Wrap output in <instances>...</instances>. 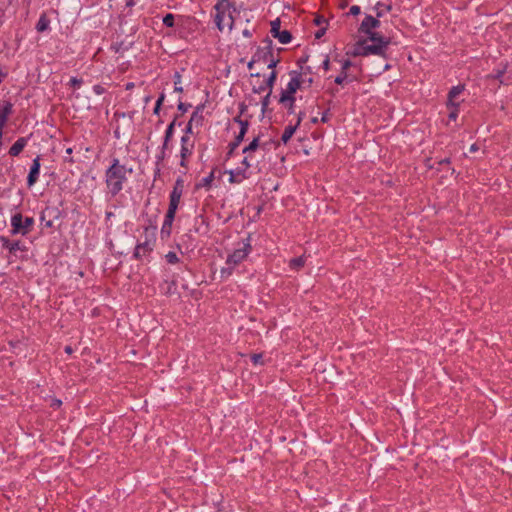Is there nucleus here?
I'll return each mask as SVG.
<instances>
[{
	"label": "nucleus",
	"mask_w": 512,
	"mask_h": 512,
	"mask_svg": "<svg viewBox=\"0 0 512 512\" xmlns=\"http://www.w3.org/2000/svg\"><path fill=\"white\" fill-rule=\"evenodd\" d=\"M127 172H132V169H127L121 165L118 159H113L112 165L106 171V184L112 196L117 195L123 188V183L127 180Z\"/></svg>",
	"instance_id": "1"
},
{
	"label": "nucleus",
	"mask_w": 512,
	"mask_h": 512,
	"mask_svg": "<svg viewBox=\"0 0 512 512\" xmlns=\"http://www.w3.org/2000/svg\"><path fill=\"white\" fill-rule=\"evenodd\" d=\"M251 245H250V237H247L246 240L242 242V246L235 249V251L230 254L226 260V267L221 269V277L228 278L235 266L241 263L250 253Z\"/></svg>",
	"instance_id": "2"
},
{
	"label": "nucleus",
	"mask_w": 512,
	"mask_h": 512,
	"mask_svg": "<svg viewBox=\"0 0 512 512\" xmlns=\"http://www.w3.org/2000/svg\"><path fill=\"white\" fill-rule=\"evenodd\" d=\"M291 79L288 82L286 88L282 90L279 102L286 105L287 102H291V106L295 103L294 94L301 87V73L297 71L290 72Z\"/></svg>",
	"instance_id": "3"
},
{
	"label": "nucleus",
	"mask_w": 512,
	"mask_h": 512,
	"mask_svg": "<svg viewBox=\"0 0 512 512\" xmlns=\"http://www.w3.org/2000/svg\"><path fill=\"white\" fill-rule=\"evenodd\" d=\"M232 7L231 3L229 2V0H219L216 5L214 6L215 10H216V15H215V24L217 26V28L222 31L224 29V19H225V14L226 12L228 11V27L229 29L231 30L234 26V23H235V20L233 18V16L231 15L230 13V8Z\"/></svg>",
	"instance_id": "4"
},
{
	"label": "nucleus",
	"mask_w": 512,
	"mask_h": 512,
	"mask_svg": "<svg viewBox=\"0 0 512 512\" xmlns=\"http://www.w3.org/2000/svg\"><path fill=\"white\" fill-rule=\"evenodd\" d=\"M33 224L34 219L32 217H23L21 213H16L11 217V233L24 236L31 231Z\"/></svg>",
	"instance_id": "5"
},
{
	"label": "nucleus",
	"mask_w": 512,
	"mask_h": 512,
	"mask_svg": "<svg viewBox=\"0 0 512 512\" xmlns=\"http://www.w3.org/2000/svg\"><path fill=\"white\" fill-rule=\"evenodd\" d=\"M193 150H194V140L189 135H183L181 137V149H180V156H181L180 165L182 167H186V160L192 155Z\"/></svg>",
	"instance_id": "6"
},
{
	"label": "nucleus",
	"mask_w": 512,
	"mask_h": 512,
	"mask_svg": "<svg viewBox=\"0 0 512 512\" xmlns=\"http://www.w3.org/2000/svg\"><path fill=\"white\" fill-rule=\"evenodd\" d=\"M281 22L280 19L277 18L271 22V35L274 38H277L280 43L287 44L292 40V35L288 30H280Z\"/></svg>",
	"instance_id": "7"
},
{
	"label": "nucleus",
	"mask_w": 512,
	"mask_h": 512,
	"mask_svg": "<svg viewBox=\"0 0 512 512\" xmlns=\"http://www.w3.org/2000/svg\"><path fill=\"white\" fill-rule=\"evenodd\" d=\"M380 26V21L371 16V15H367L361 25H360V28H359V31L366 34V33H369L371 32L373 29L375 28H378Z\"/></svg>",
	"instance_id": "8"
},
{
	"label": "nucleus",
	"mask_w": 512,
	"mask_h": 512,
	"mask_svg": "<svg viewBox=\"0 0 512 512\" xmlns=\"http://www.w3.org/2000/svg\"><path fill=\"white\" fill-rule=\"evenodd\" d=\"M39 173H40V158L36 157L33 160V163L30 167V171H29V174L27 177V184L29 187H31L32 185H34L37 182Z\"/></svg>",
	"instance_id": "9"
},
{
	"label": "nucleus",
	"mask_w": 512,
	"mask_h": 512,
	"mask_svg": "<svg viewBox=\"0 0 512 512\" xmlns=\"http://www.w3.org/2000/svg\"><path fill=\"white\" fill-rule=\"evenodd\" d=\"M0 241L2 243V247L7 249L11 254H15L18 250H25V246L22 245L20 241H10L4 236L0 237Z\"/></svg>",
	"instance_id": "10"
},
{
	"label": "nucleus",
	"mask_w": 512,
	"mask_h": 512,
	"mask_svg": "<svg viewBox=\"0 0 512 512\" xmlns=\"http://www.w3.org/2000/svg\"><path fill=\"white\" fill-rule=\"evenodd\" d=\"M363 42H364V49L366 52V56H368V55L383 56L385 54V51L388 48V47L384 46L383 44H377V43L366 44L365 41H363Z\"/></svg>",
	"instance_id": "11"
},
{
	"label": "nucleus",
	"mask_w": 512,
	"mask_h": 512,
	"mask_svg": "<svg viewBox=\"0 0 512 512\" xmlns=\"http://www.w3.org/2000/svg\"><path fill=\"white\" fill-rule=\"evenodd\" d=\"M27 145V139L21 137L16 140V142L10 147L9 154L13 157L18 156Z\"/></svg>",
	"instance_id": "12"
},
{
	"label": "nucleus",
	"mask_w": 512,
	"mask_h": 512,
	"mask_svg": "<svg viewBox=\"0 0 512 512\" xmlns=\"http://www.w3.org/2000/svg\"><path fill=\"white\" fill-rule=\"evenodd\" d=\"M366 35L368 36V39L373 43L383 44L386 47H388V45L390 44L389 38H385L377 32L371 31L369 33H366Z\"/></svg>",
	"instance_id": "13"
},
{
	"label": "nucleus",
	"mask_w": 512,
	"mask_h": 512,
	"mask_svg": "<svg viewBox=\"0 0 512 512\" xmlns=\"http://www.w3.org/2000/svg\"><path fill=\"white\" fill-rule=\"evenodd\" d=\"M181 196H182V182H181V180H177L176 184L170 194V202L179 204Z\"/></svg>",
	"instance_id": "14"
},
{
	"label": "nucleus",
	"mask_w": 512,
	"mask_h": 512,
	"mask_svg": "<svg viewBox=\"0 0 512 512\" xmlns=\"http://www.w3.org/2000/svg\"><path fill=\"white\" fill-rule=\"evenodd\" d=\"M267 46L261 49H258L256 53H261V61L267 63L269 58L272 57V41L266 40Z\"/></svg>",
	"instance_id": "15"
},
{
	"label": "nucleus",
	"mask_w": 512,
	"mask_h": 512,
	"mask_svg": "<svg viewBox=\"0 0 512 512\" xmlns=\"http://www.w3.org/2000/svg\"><path fill=\"white\" fill-rule=\"evenodd\" d=\"M464 86L463 85H457L450 89L448 93V101L447 106H450V104H457L454 99L463 92Z\"/></svg>",
	"instance_id": "16"
},
{
	"label": "nucleus",
	"mask_w": 512,
	"mask_h": 512,
	"mask_svg": "<svg viewBox=\"0 0 512 512\" xmlns=\"http://www.w3.org/2000/svg\"><path fill=\"white\" fill-rule=\"evenodd\" d=\"M152 250L151 244L149 242H145L142 244H138L134 251V256L136 258H140L144 256L146 253Z\"/></svg>",
	"instance_id": "17"
},
{
	"label": "nucleus",
	"mask_w": 512,
	"mask_h": 512,
	"mask_svg": "<svg viewBox=\"0 0 512 512\" xmlns=\"http://www.w3.org/2000/svg\"><path fill=\"white\" fill-rule=\"evenodd\" d=\"M229 174V181L231 183H240L242 180L248 178L246 173H244V171H242L241 169H237L236 171H230Z\"/></svg>",
	"instance_id": "18"
},
{
	"label": "nucleus",
	"mask_w": 512,
	"mask_h": 512,
	"mask_svg": "<svg viewBox=\"0 0 512 512\" xmlns=\"http://www.w3.org/2000/svg\"><path fill=\"white\" fill-rule=\"evenodd\" d=\"M265 146L266 143L260 144L259 137H255L248 146L244 147L242 152L244 154H250L251 152L256 151L259 147L265 148Z\"/></svg>",
	"instance_id": "19"
},
{
	"label": "nucleus",
	"mask_w": 512,
	"mask_h": 512,
	"mask_svg": "<svg viewBox=\"0 0 512 512\" xmlns=\"http://www.w3.org/2000/svg\"><path fill=\"white\" fill-rule=\"evenodd\" d=\"M297 128V125L286 126L281 136L282 142L286 144L291 139Z\"/></svg>",
	"instance_id": "20"
},
{
	"label": "nucleus",
	"mask_w": 512,
	"mask_h": 512,
	"mask_svg": "<svg viewBox=\"0 0 512 512\" xmlns=\"http://www.w3.org/2000/svg\"><path fill=\"white\" fill-rule=\"evenodd\" d=\"M174 218H168V216H165L162 228H161V235L162 237H168L171 233V227L173 223Z\"/></svg>",
	"instance_id": "21"
},
{
	"label": "nucleus",
	"mask_w": 512,
	"mask_h": 512,
	"mask_svg": "<svg viewBox=\"0 0 512 512\" xmlns=\"http://www.w3.org/2000/svg\"><path fill=\"white\" fill-rule=\"evenodd\" d=\"M305 260L304 256L293 258L289 261V267L294 270H299L305 265Z\"/></svg>",
	"instance_id": "22"
},
{
	"label": "nucleus",
	"mask_w": 512,
	"mask_h": 512,
	"mask_svg": "<svg viewBox=\"0 0 512 512\" xmlns=\"http://www.w3.org/2000/svg\"><path fill=\"white\" fill-rule=\"evenodd\" d=\"M49 20L48 18L46 17V15H41L37 24H36V29L38 32H43L45 30L48 29L49 27Z\"/></svg>",
	"instance_id": "23"
},
{
	"label": "nucleus",
	"mask_w": 512,
	"mask_h": 512,
	"mask_svg": "<svg viewBox=\"0 0 512 512\" xmlns=\"http://www.w3.org/2000/svg\"><path fill=\"white\" fill-rule=\"evenodd\" d=\"M352 55L353 56H366V52H365V49H364V42L363 41H359L355 45L354 50L352 52Z\"/></svg>",
	"instance_id": "24"
},
{
	"label": "nucleus",
	"mask_w": 512,
	"mask_h": 512,
	"mask_svg": "<svg viewBox=\"0 0 512 512\" xmlns=\"http://www.w3.org/2000/svg\"><path fill=\"white\" fill-rule=\"evenodd\" d=\"M276 78H277L276 71H272L270 73V75L267 77L265 83H266L268 91L272 92V89H273L274 83L276 81Z\"/></svg>",
	"instance_id": "25"
},
{
	"label": "nucleus",
	"mask_w": 512,
	"mask_h": 512,
	"mask_svg": "<svg viewBox=\"0 0 512 512\" xmlns=\"http://www.w3.org/2000/svg\"><path fill=\"white\" fill-rule=\"evenodd\" d=\"M202 107H197L196 108V111L193 112L191 118H190V122H195L196 124H201L202 122V115L200 114V111H201Z\"/></svg>",
	"instance_id": "26"
},
{
	"label": "nucleus",
	"mask_w": 512,
	"mask_h": 512,
	"mask_svg": "<svg viewBox=\"0 0 512 512\" xmlns=\"http://www.w3.org/2000/svg\"><path fill=\"white\" fill-rule=\"evenodd\" d=\"M248 127H249L248 120L240 121V131L238 133L239 140H243L244 139V136H245V134L248 131Z\"/></svg>",
	"instance_id": "27"
},
{
	"label": "nucleus",
	"mask_w": 512,
	"mask_h": 512,
	"mask_svg": "<svg viewBox=\"0 0 512 512\" xmlns=\"http://www.w3.org/2000/svg\"><path fill=\"white\" fill-rule=\"evenodd\" d=\"M458 106H459V104H450V106H447L450 109V112H449V115H448L450 120L454 121V120L457 119L458 112H459Z\"/></svg>",
	"instance_id": "28"
},
{
	"label": "nucleus",
	"mask_w": 512,
	"mask_h": 512,
	"mask_svg": "<svg viewBox=\"0 0 512 512\" xmlns=\"http://www.w3.org/2000/svg\"><path fill=\"white\" fill-rule=\"evenodd\" d=\"M178 205H179L178 203L169 201V207H168V211L166 213V216H168V218H175V214H176Z\"/></svg>",
	"instance_id": "29"
},
{
	"label": "nucleus",
	"mask_w": 512,
	"mask_h": 512,
	"mask_svg": "<svg viewBox=\"0 0 512 512\" xmlns=\"http://www.w3.org/2000/svg\"><path fill=\"white\" fill-rule=\"evenodd\" d=\"M174 126H175V120H174V121H172V122L168 125V127H167V129H166V131H165V137H164V139H166V142H169V141H170V139L172 138L173 131H174Z\"/></svg>",
	"instance_id": "30"
},
{
	"label": "nucleus",
	"mask_w": 512,
	"mask_h": 512,
	"mask_svg": "<svg viewBox=\"0 0 512 512\" xmlns=\"http://www.w3.org/2000/svg\"><path fill=\"white\" fill-rule=\"evenodd\" d=\"M243 140H239V135L235 137V140L229 144L228 155L230 156L234 150L240 145Z\"/></svg>",
	"instance_id": "31"
},
{
	"label": "nucleus",
	"mask_w": 512,
	"mask_h": 512,
	"mask_svg": "<svg viewBox=\"0 0 512 512\" xmlns=\"http://www.w3.org/2000/svg\"><path fill=\"white\" fill-rule=\"evenodd\" d=\"M165 258H166L167 262L170 263V264H175V263H177L179 261V258L177 256V254L175 252H172V251L168 252L166 254Z\"/></svg>",
	"instance_id": "32"
},
{
	"label": "nucleus",
	"mask_w": 512,
	"mask_h": 512,
	"mask_svg": "<svg viewBox=\"0 0 512 512\" xmlns=\"http://www.w3.org/2000/svg\"><path fill=\"white\" fill-rule=\"evenodd\" d=\"M163 24L166 27H173L174 26V15L173 14H167L163 18Z\"/></svg>",
	"instance_id": "33"
},
{
	"label": "nucleus",
	"mask_w": 512,
	"mask_h": 512,
	"mask_svg": "<svg viewBox=\"0 0 512 512\" xmlns=\"http://www.w3.org/2000/svg\"><path fill=\"white\" fill-rule=\"evenodd\" d=\"M261 61V53H255L251 59V61L248 62L247 64V67L248 69H252L253 68V65L256 63V62H260Z\"/></svg>",
	"instance_id": "34"
},
{
	"label": "nucleus",
	"mask_w": 512,
	"mask_h": 512,
	"mask_svg": "<svg viewBox=\"0 0 512 512\" xmlns=\"http://www.w3.org/2000/svg\"><path fill=\"white\" fill-rule=\"evenodd\" d=\"M272 92L268 91L261 101L262 111L264 112L270 103V96Z\"/></svg>",
	"instance_id": "35"
},
{
	"label": "nucleus",
	"mask_w": 512,
	"mask_h": 512,
	"mask_svg": "<svg viewBox=\"0 0 512 512\" xmlns=\"http://www.w3.org/2000/svg\"><path fill=\"white\" fill-rule=\"evenodd\" d=\"M164 99H165V95H164V93H161V95L159 96L158 100L156 101V105H155V108H154V114H158L159 113L160 107H161Z\"/></svg>",
	"instance_id": "36"
},
{
	"label": "nucleus",
	"mask_w": 512,
	"mask_h": 512,
	"mask_svg": "<svg viewBox=\"0 0 512 512\" xmlns=\"http://www.w3.org/2000/svg\"><path fill=\"white\" fill-rule=\"evenodd\" d=\"M279 63V59L278 58H274L273 56L269 58L268 62H267V67L269 69H274L277 64Z\"/></svg>",
	"instance_id": "37"
},
{
	"label": "nucleus",
	"mask_w": 512,
	"mask_h": 512,
	"mask_svg": "<svg viewBox=\"0 0 512 512\" xmlns=\"http://www.w3.org/2000/svg\"><path fill=\"white\" fill-rule=\"evenodd\" d=\"M347 79V73L346 72H341L336 78H335V83L336 84H343V82Z\"/></svg>",
	"instance_id": "38"
},
{
	"label": "nucleus",
	"mask_w": 512,
	"mask_h": 512,
	"mask_svg": "<svg viewBox=\"0 0 512 512\" xmlns=\"http://www.w3.org/2000/svg\"><path fill=\"white\" fill-rule=\"evenodd\" d=\"M175 78H176V80H175V88L174 89L176 92H182L183 88H182V86H180L181 76L178 73H176Z\"/></svg>",
	"instance_id": "39"
},
{
	"label": "nucleus",
	"mask_w": 512,
	"mask_h": 512,
	"mask_svg": "<svg viewBox=\"0 0 512 512\" xmlns=\"http://www.w3.org/2000/svg\"><path fill=\"white\" fill-rule=\"evenodd\" d=\"M82 83H83L82 79H78V78H76V77H72V78L70 79V82H69V84H70L71 86H73V87H77V88H78V87H80Z\"/></svg>",
	"instance_id": "40"
},
{
	"label": "nucleus",
	"mask_w": 512,
	"mask_h": 512,
	"mask_svg": "<svg viewBox=\"0 0 512 512\" xmlns=\"http://www.w3.org/2000/svg\"><path fill=\"white\" fill-rule=\"evenodd\" d=\"M265 90H268L265 82L258 87H253V92L257 94H260Z\"/></svg>",
	"instance_id": "41"
},
{
	"label": "nucleus",
	"mask_w": 512,
	"mask_h": 512,
	"mask_svg": "<svg viewBox=\"0 0 512 512\" xmlns=\"http://www.w3.org/2000/svg\"><path fill=\"white\" fill-rule=\"evenodd\" d=\"M251 360L254 364H260L262 362V354H253Z\"/></svg>",
	"instance_id": "42"
},
{
	"label": "nucleus",
	"mask_w": 512,
	"mask_h": 512,
	"mask_svg": "<svg viewBox=\"0 0 512 512\" xmlns=\"http://www.w3.org/2000/svg\"><path fill=\"white\" fill-rule=\"evenodd\" d=\"M93 91L97 94V95H102L104 92H105V89L103 86L101 85H95L93 87Z\"/></svg>",
	"instance_id": "43"
},
{
	"label": "nucleus",
	"mask_w": 512,
	"mask_h": 512,
	"mask_svg": "<svg viewBox=\"0 0 512 512\" xmlns=\"http://www.w3.org/2000/svg\"><path fill=\"white\" fill-rule=\"evenodd\" d=\"M242 165L244 166V169L241 170L244 171V173H246V170L251 167V164L248 160V156L244 157V159L242 160Z\"/></svg>",
	"instance_id": "44"
},
{
	"label": "nucleus",
	"mask_w": 512,
	"mask_h": 512,
	"mask_svg": "<svg viewBox=\"0 0 512 512\" xmlns=\"http://www.w3.org/2000/svg\"><path fill=\"white\" fill-rule=\"evenodd\" d=\"M12 110V105L11 104H6L2 110H0L1 113H5L6 114V117H8V115L10 114Z\"/></svg>",
	"instance_id": "45"
},
{
	"label": "nucleus",
	"mask_w": 512,
	"mask_h": 512,
	"mask_svg": "<svg viewBox=\"0 0 512 512\" xmlns=\"http://www.w3.org/2000/svg\"><path fill=\"white\" fill-rule=\"evenodd\" d=\"M359 13H360V7L359 6L353 5L350 8L349 14H351V15H358Z\"/></svg>",
	"instance_id": "46"
},
{
	"label": "nucleus",
	"mask_w": 512,
	"mask_h": 512,
	"mask_svg": "<svg viewBox=\"0 0 512 512\" xmlns=\"http://www.w3.org/2000/svg\"><path fill=\"white\" fill-rule=\"evenodd\" d=\"M326 32V27H323V28H320L316 33H315V38L316 39H320L321 37L324 36Z\"/></svg>",
	"instance_id": "47"
},
{
	"label": "nucleus",
	"mask_w": 512,
	"mask_h": 512,
	"mask_svg": "<svg viewBox=\"0 0 512 512\" xmlns=\"http://www.w3.org/2000/svg\"><path fill=\"white\" fill-rule=\"evenodd\" d=\"M188 107H190V105H186V104H184V103L180 102V103L178 104V107H177V108H178V110H179V111H181L182 113H185V112H187Z\"/></svg>",
	"instance_id": "48"
},
{
	"label": "nucleus",
	"mask_w": 512,
	"mask_h": 512,
	"mask_svg": "<svg viewBox=\"0 0 512 512\" xmlns=\"http://www.w3.org/2000/svg\"><path fill=\"white\" fill-rule=\"evenodd\" d=\"M314 22H315V24H316V25H321V24H323V23H326L327 21H326V19H325L324 17H322V16H317V17L315 18Z\"/></svg>",
	"instance_id": "49"
},
{
	"label": "nucleus",
	"mask_w": 512,
	"mask_h": 512,
	"mask_svg": "<svg viewBox=\"0 0 512 512\" xmlns=\"http://www.w3.org/2000/svg\"><path fill=\"white\" fill-rule=\"evenodd\" d=\"M352 65L350 60H345L342 64V72H346V70Z\"/></svg>",
	"instance_id": "50"
},
{
	"label": "nucleus",
	"mask_w": 512,
	"mask_h": 512,
	"mask_svg": "<svg viewBox=\"0 0 512 512\" xmlns=\"http://www.w3.org/2000/svg\"><path fill=\"white\" fill-rule=\"evenodd\" d=\"M192 134V122H188L187 126H186V129H185V134L184 135H189Z\"/></svg>",
	"instance_id": "51"
},
{
	"label": "nucleus",
	"mask_w": 512,
	"mask_h": 512,
	"mask_svg": "<svg viewBox=\"0 0 512 512\" xmlns=\"http://www.w3.org/2000/svg\"><path fill=\"white\" fill-rule=\"evenodd\" d=\"M329 58L328 56L325 57V59L323 60V63H322V66L324 68V70H328L329 69Z\"/></svg>",
	"instance_id": "52"
},
{
	"label": "nucleus",
	"mask_w": 512,
	"mask_h": 512,
	"mask_svg": "<svg viewBox=\"0 0 512 512\" xmlns=\"http://www.w3.org/2000/svg\"><path fill=\"white\" fill-rule=\"evenodd\" d=\"M304 116H305V113H303V112H300V113L298 114L297 122H296V124H295V125H297V127L300 125V123H301V121H302V119H303V117H304Z\"/></svg>",
	"instance_id": "53"
},
{
	"label": "nucleus",
	"mask_w": 512,
	"mask_h": 512,
	"mask_svg": "<svg viewBox=\"0 0 512 512\" xmlns=\"http://www.w3.org/2000/svg\"><path fill=\"white\" fill-rule=\"evenodd\" d=\"M61 404H62L61 400L55 399V400H53L51 406L55 407V408H58V407L61 406Z\"/></svg>",
	"instance_id": "54"
},
{
	"label": "nucleus",
	"mask_w": 512,
	"mask_h": 512,
	"mask_svg": "<svg viewBox=\"0 0 512 512\" xmlns=\"http://www.w3.org/2000/svg\"><path fill=\"white\" fill-rule=\"evenodd\" d=\"M165 158V152L161 150L160 154L157 155V161L160 162Z\"/></svg>",
	"instance_id": "55"
},
{
	"label": "nucleus",
	"mask_w": 512,
	"mask_h": 512,
	"mask_svg": "<svg viewBox=\"0 0 512 512\" xmlns=\"http://www.w3.org/2000/svg\"><path fill=\"white\" fill-rule=\"evenodd\" d=\"M478 149H479V148H478L477 144H472V145L470 146L469 151L473 153V152L478 151Z\"/></svg>",
	"instance_id": "56"
},
{
	"label": "nucleus",
	"mask_w": 512,
	"mask_h": 512,
	"mask_svg": "<svg viewBox=\"0 0 512 512\" xmlns=\"http://www.w3.org/2000/svg\"><path fill=\"white\" fill-rule=\"evenodd\" d=\"M242 34H243V36H245V37H251V35H252V34H251V32H250V30H248V29H244V30H243V32H242Z\"/></svg>",
	"instance_id": "57"
},
{
	"label": "nucleus",
	"mask_w": 512,
	"mask_h": 512,
	"mask_svg": "<svg viewBox=\"0 0 512 512\" xmlns=\"http://www.w3.org/2000/svg\"><path fill=\"white\" fill-rule=\"evenodd\" d=\"M450 163V159L449 158H445V159H442L439 164L440 165H444V164H449Z\"/></svg>",
	"instance_id": "58"
},
{
	"label": "nucleus",
	"mask_w": 512,
	"mask_h": 512,
	"mask_svg": "<svg viewBox=\"0 0 512 512\" xmlns=\"http://www.w3.org/2000/svg\"><path fill=\"white\" fill-rule=\"evenodd\" d=\"M286 104H288V111H289L290 113H293V112H294V105H293V106H291V102H287Z\"/></svg>",
	"instance_id": "59"
},
{
	"label": "nucleus",
	"mask_w": 512,
	"mask_h": 512,
	"mask_svg": "<svg viewBox=\"0 0 512 512\" xmlns=\"http://www.w3.org/2000/svg\"><path fill=\"white\" fill-rule=\"evenodd\" d=\"M167 147H168V142H166V139H164V142H163V145H162L161 150L165 152V150L167 149Z\"/></svg>",
	"instance_id": "60"
},
{
	"label": "nucleus",
	"mask_w": 512,
	"mask_h": 512,
	"mask_svg": "<svg viewBox=\"0 0 512 512\" xmlns=\"http://www.w3.org/2000/svg\"><path fill=\"white\" fill-rule=\"evenodd\" d=\"M328 119H329V118H328V114H327V113H324V114H323V116H322V118H321V121H322V122H327V121H328Z\"/></svg>",
	"instance_id": "61"
},
{
	"label": "nucleus",
	"mask_w": 512,
	"mask_h": 512,
	"mask_svg": "<svg viewBox=\"0 0 512 512\" xmlns=\"http://www.w3.org/2000/svg\"><path fill=\"white\" fill-rule=\"evenodd\" d=\"M213 178V174H210V176L204 178L205 183H209Z\"/></svg>",
	"instance_id": "62"
},
{
	"label": "nucleus",
	"mask_w": 512,
	"mask_h": 512,
	"mask_svg": "<svg viewBox=\"0 0 512 512\" xmlns=\"http://www.w3.org/2000/svg\"><path fill=\"white\" fill-rule=\"evenodd\" d=\"M65 352L68 353V354H71L72 353V348L70 346H66L65 347Z\"/></svg>",
	"instance_id": "63"
},
{
	"label": "nucleus",
	"mask_w": 512,
	"mask_h": 512,
	"mask_svg": "<svg viewBox=\"0 0 512 512\" xmlns=\"http://www.w3.org/2000/svg\"><path fill=\"white\" fill-rule=\"evenodd\" d=\"M134 87V84L133 83H127L126 84V89L129 90V89H132Z\"/></svg>",
	"instance_id": "64"
}]
</instances>
